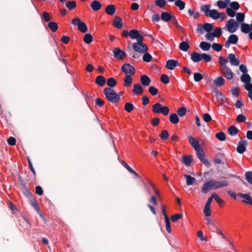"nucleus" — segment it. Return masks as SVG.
Listing matches in <instances>:
<instances>
[{
    "mask_svg": "<svg viewBox=\"0 0 252 252\" xmlns=\"http://www.w3.org/2000/svg\"><path fill=\"white\" fill-rule=\"evenodd\" d=\"M228 182L226 180L217 181L211 179L203 184L201 189V192L204 193H207L210 190H215L218 189L226 187L228 186Z\"/></svg>",
    "mask_w": 252,
    "mask_h": 252,
    "instance_id": "f257e3e1",
    "label": "nucleus"
},
{
    "mask_svg": "<svg viewBox=\"0 0 252 252\" xmlns=\"http://www.w3.org/2000/svg\"><path fill=\"white\" fill-rule=\"evenodd\" d=\"M103 93L108 101L112 103H116L120 99V95L117 94L113 89L110 88H105Z\"/></svg>",
    "mask_w": 252,
    "mask_h": 252,
    "instance_id": "f03ea898",
    "label": "nucleus"
},
{
    "mask_svg": "<svg viewBox=\"0 0 252 252\" xmlns=\"http://www.w3.org/2000/svg\"><path fill=\"white\" fill-rule=\"evenodd\" d=\"M152 111L154 113H161L166 116L169 114V109L167 106L162 105L160 103L157 102L153 105Z\"/></svg>",
    "mask_w": 252,
    "mask_h": 252,
    "instance_id": "7ed1b4c3",
    "label": "nucleus"
},
{
    "mask_svg": "<svg viewBox=\"0 0 252 252\" xmlns=\"http://www.w3.org/2000/svg\"><path fill=\"white\" fill-rule=\"evenodd\" d=\"M71 23L74 26H77L78 30L83 33L86 32L88 30L86 24L77 17L73 19Z\"/></svg>",
    "mask_w": 252,
    "mask_h": 252,
    "instance_id": "20e7f679",
    "label": "nucleus"
},
{
    "mask_svg": "<svg viewBox=\"0 0 252 252\" xmlns=\"http://www.w3.org/2000/svg\"><path fill=\"white\" fill-rule=\"evenodd\" d=\"M213 30V26L212 24L205 23L203 25L198 24L197 27L196 31L197 32L203 34L204 31L207 32H211Z\"/></svg>",
    "mask_w": 252,
    "mask_h": 252,
    "instance_id": "39448f33",
    "label": "nucleus"
},
{
    "mask_svg": "<svg viewBox=\"0 0 252 252\" xmlns=\"http://www.w3.org/2000/svg\"><path fill=\"white\" fill-rule=\"evenodd\" d=\"M227 30L230 33L234 32L238 28V24L233 19L229 20L226 25Z\"/></svg>",
    "mask_w": 252,
    "mask_h": 252,
    "instance_id": "423d86ee",
    "label": "nucleus"
},
{
    "mask_svg": "<svg viewBox=\"0 0 252 252\" xmlns=\"http://www.w3.org/2000/svg\"><path fill=\"white\" fill-rule=\"evenodd\" d=\"M121 70L126 75H133L135 72L134 67L129 63H124L121 68Z\"/></svg>",
    "mask_w": 252,
    "mask_h": 252,
    "instance_id": "0eeeda50",
    "label": "nucleus"
},
{
    "mask_svg": "<svg viewBox=\"0 0 252 252\" xmlns=\"http://www.w3.org/2000/svg\"><path fill=\"white\" fill-rule=\"evenodd\" d=\"M114 57L118 60H123L126 56V52L118 47H115L113 50Z\"/></svg>",
    "mask_w": 252,
    "mask_h": 252,
    "instance_id": "6e6552de",
    "label": "nucleus"
},
{
    "mask_svg": "<svg viewBox=\"0 0 252 252\" xmlns=\"http://www.w3.org/2000/svg\"><path fill=\"white\" fill-rule=\"evenodd\" d=\"M132 47L135 51L140 53L143 54L148 51V47L146 44H142V45H139L138 44L134 43L132 45Z\"/></svg>",
    "mask_w": 252,
    "mask_h": 252,
    "instance_id": "1a4fd4ad",
    "label": "nucleus"
},
{
    "mask_svg": "<svg viewBox=\"0 0 252 252\" xmlns=\"http://www.w3.org/2000/svg\"><path fill=\"white\" fill-rule=\"evenodd\" d=\"M221 73L223 76L227 79L231 80L233 78V72L231 70L227 67L224 66V68H220Z\"/></svg>",
    "mask_w": 252,
    "mask_h": 252,
    "instance_id": "9d476101",
    "label": "nucleus"
},
{
    "mask_svg": "<svg viewBox=\"0 0 252 252\" xmlns=\"http://www.w3.org/2000/svg\"><path fill=\"white\" fill-rule=\"evenodd\" d=\"M180 64L178 60L170 59L166 62L165 67L169 70H173L176 66H179Z\"/></svg>",
    "mask_w": 252,
    "mask_h": 252,
    "instance_id": "9b49d317",
    "label": "nucleus"
},
{
    "mask_svg": "<svg viewBox=\"0 0 252 252\" xmlns=\"http://www.w3.org/2000/svg\"><path fill=\"white\" fill-rule=\"evenodd\" d=\"M247 144V141L245 140L240 141L237 147V152L240 154H243L246 150V146Z\"/></svg>",
    "mask_w": 252,
    "mask_h": 252,
    "instance_id": "f8f14e48",
    "label": "nucleus"
},
{
    "mask_svg": "<svg viewBox=\"0 0 252 252\" xmlns=\"http://www.w3.org/2000/svg\"><path fill=\"white\" fill-rule=\"evenodd\" d=\"M238 196L245 199L242 202L252 206V198L249 194L239 193Z\"/></svg>",
    "mask_w": 252,
    "mask_h": 252,
    "instance_id": "ddd939ff",
    "label": "nucleus"
},
{
    "mask_svg": "<svg viewBox=\"0 0 252 252\" xmlns=\"http://www.w3.org/2000/svg\"><path fill=\"white\" fill-rule=\"evenodd\" d=\"M228 59L230 61V63L232 65L237 66L240 64V61L236 58L235 54L230 53L228 55Z\"/></svg>",
    "mask_w": 252,
    "mask_h": 252,
    "instance_id": "4468645a",
    "label": "nucleus"
},
{
    "mask_svg": "<svg viewBox=\"0 0 252 252\" xmlns=\"http://www.w3.org/2000/svg\"><path fill=\"white\" fill-rule=\"evenodd\" d=\"M173 18H174V15L167 11L162 12L160 15L161 19L165 22H168L171 20Z\"/></svg>",
    "mask_w": 252,
    "mask_h": 252,
    "instance_id": "2eb2a0df",
    "label": "nucleus"
},
{
    "mask_svg": "<svg viewBox=\"0 0 252 252\" xmlns=\"http://www.w3.org/2000/svg\"><path fill=\"white\" fill-rule=\"evenodd\" d=\"M189 143L196 151H198V150H200L201 147L198 142L195 140L192 136L189 135Z\"/></svg>",
    "mask_w": 252,
    "mask_h": 252,
    "instance_id": "dca6fc26",
    "label": "nucleus"
},
{
    "mask_svg": "<svg viewBox=\"0 0 252 252\" xmlns=\"http://www.w3.org/2000/svg\"><path fill=\"white\" fill-rule=\"evenodd\" d=\"M132 92L134 94L141 95L143 93L144 89L139 84L137 83L133 85Z\"/></svg>",
    "mask_w": 252,
    "mask_h": 252,
    "instance_id": "f3484780",
    "label": "nucleus"
},
{
    "mask_svg": "<svg viewBox=\"0 0 252 252\" xmlns=\"http://www.w3.org/2000/svg\"><path fill=\"white\" fill-rule=\"evenodd\" d=\"M122 21L123 19L122 18L119 16H116L113 20L114 26L118 29H121L123 26Z\"/></svg>",
    "mask_w": 252,
    "mask_h": 252,
    "instance_id": "a211bd4d",
    "label": "nucleus"
},
{
    "mask_svg": "<svg viewBox=\"0 0 252 252\" xmlns=\"http://www.w3.org/2000/svg\"><path fill=\"white\" fill-rule=\"evenodd\" d=\"M90 6L94 11H97L101 8V4L99 1L94 0L90 4Z\"/></svg>",
    "mask_w": 252,
    "mask_h": 252,
    "instance_id": "6ab92c4d",
    "label": "nucleus"
},
{
    "mask_svg": "<svg viewBox=\"0 0 252 252\" xmlns=\"http://www.w3.org/2000/svg\"><path fill=\"white\" fill-rule=\"evenodd\" d=\"M150 78L146 75H143L140 77V82L144 86H148L151 83Z\"/></svg>",
    "mask_w": 252,
    "mask_h": 252,
    "instance_id": "aec40b11",
    "label": "nucleus"
},
{
    "mask_svg": "<svg viewBox=\"0 0 252 252\" xmlns=\"http://www.w3.org/2000/svg\"><path fill=\"white\" fill-rule=\"evenodd\" d=\"M191 60L194 63H198L201 60V54L193 52L191 54Z\"/></svg>",
    "mask_w": 252,
    "mask_h": 252,
    "instance_id": "412c9836",
    "label": "nucleus"
},
{
    "mask_svg": "<svg viewBox=\"0 0 252 252\" xmlns=\"http://www.w3.org/2000/svg\"><path fill=\"white\" fill-rule=\"evenodd\" d=\"M122 164L128 171L130 173L133 174L136 178L139 177V175L137 172L133 170L127 163L124 160L121 161Z\"/></svg>",
    "mask_w": 252,
    "mask_h": 252,
    "instance_id": "4be33fe9",
    "label": "nucleus"
},
{
    "mask_svg": "<svg viewBox=\"0 0 252 252\" xmlns=\"http://www.w3.org/2000/svg\"><path fill=\"white\" fill-rule=\"evenodd\" d=\"M106 82V79L105 77L101 75L97 76L95 79V83L100 86L102 87L103 86Z\"/></svg>",
    "mask_w": 252,
    "mask_h": 252,
    "instance_id": "5701e85b",
    "label": "nucleus"
},
{
    "mask_svg": "<svg viewBox=\"0 0 252 252\" xmlns=\"http://www.w3.org/2000/svg\"><path fill=\"white\" fill-rule=\"evenodd\" d=\"M188 40V38H186V41H182L179 44V49L184 52L187 51L189 48V45L188 43H187V41Z\"/></svg>",
    "mask_w": 252,
    "mask_h": 252,
    "instance_id": "b1692460",
    "label": "nucleus"
},
{
    "mask_svg": "<svg viewBox=\"0 0 252 252\" xmlns=\"http://www.w3.org/2000/svg\"><path fill=\"white\" fill-rule=\"evenodd\" d=\"M116 11V7L113 4H109L105 8V12L109 15H113Z\"/></svg>",
    "mask_w": 252,
    "mask_h": 252,
    "instance_id": "393cba45",
    "label": "nucleus"
},
{
    "mask_svg": "<svg viewBox=\"0 0 252 252\" xmlns=\"http://www.w3.org/2000/svg\"><path fill=\"white\" fill-rule=\"evenodd\" d=\"M220 13L216 9L211 10L208 16L213 19H218L220 18Z\"/></svg>",
    "mask_w": 252,
    "mask_h": 252,
    "instance_id": "a878e982",
    "label": "nucleus"
},
{
    "mask_svg": "<svg viewBox=\"0 0 252 252\" xmlns=\"http://www.w3.org/2000/svg\"><path fill=\"white\" fill-rule=\"evenodd\" d=\"M184 177L186 180L187 185L188 186L192 185L195 182V178L189 175H184Z\"/></svg>",
    "mask_w": 252,
    "mask_h": 252,
    "instance_id": "bb28decb",
    "label": "nucleus"
},
{
    "mask_svg": "<svg viewBox=\"0 0 252 252\" xmlns=\"http://www.w3.org/2000/svg\"><path fill=\"white\" fill-rule=\"evenodd\" d=\"M224 79L221 76H220L216 78L214 81V84L216 86L220 87L224 84Z\"/></svg>",
    "mask_w": 252,
    "mask_h": 252,
    "instance_id": "cd10ccee",
    "label": "nucleus"
},
{
    "mask_svg": "<svg viewBox=\"0 0 252 252\" xmlns=\"http://www.w3.org/2000/svg\"><path fill=\"white\" fill-rule=\"evenodd\" d=\"M169 120L173 124H177L179 123V119L178 116L176 113H172L169 116Z\"/></svg>",
    "mask_w": 252,
    "mask_h": 252,
    "instance_id": "c85d7f7f",
    "label": "nucleus"
},
{
    "mask_svg": "<svg viewBox=\"0 0 252 252\" xmlns=\"http://www.w3.org/2000/svg\"><path fill=\"white\" fill-rule=\"evenodd\" d=\"M241 32L245 33H248L250 32L251 30L250 26L246 23H243L241 24Z\"/></svg>",
    "mask_w": 252,
    "mask_h": 252,
    "instance_id": "c756f323",
    "label": "nucleus"
},
{
    "mask_svg": "<svg viewBox=\"0 0 252 252\" xmlns=\"http://www.w3.org/2000/svg\"><path fill=\"white\" fill-rule=\"evenodd\" d=\"M211 46V45L210 43L205 41L201 42L199 45L200 48L205 51H208L210 49Z\"/></svg>",
    "mask_w": 252,
    "mask_h": 252,
    "instance_id": "7c9ffc66",
    "label": "nucleus"
},
{
    "mask_svg": "<svg viewBox=\"0 0 252 252\" xmlns=\"http://www.w3.org/2000/svg\"><path fill=\"white\" fill-rule=\"evenodd\" d=\"M227 40L232 44H236L238 41V37L234 34H231L229 36Z\"/></svg>",
    "mask_w": 252,
    "mask_h": 252,
    "instance_id": "2f4dec72",
    "label": "nucleus"
},
{
    "mask_svg": "<svg viewBox=\"0 0 252 252\" xmlns=\"http://www.w3.org/2000/svg\"><path fill=\"white\" fill-rule=\"evenodd\" d=\"M228 133L231 136H235L238 132V128L235 126H231L228 129Z\"/></svg>",
    "mask_w": 252,
    "mask_h": 252,
    "instance_id": "473e14b6",
    "label": "nucleus"
},
{
    "mask_svg": "<svg viewBox=\"0 0 252 252\" xmlns=\"http://www.w3.org/2000/svg\"><path fill=\"white\" fill-rule=\"evenodd\" d=\"M66 7L69 10H72L76 6V2L75 1H67L65 3Z\"/></svg>",
    "mask_w": 252,
    "mask_h": 252,
    "instance_id": "72a5a7b5",
    "label": "nucleus"
},
{
    "mask_svg": "<svg viewBox=\"0 0 252 252\" xmlns=\"http://www.w3.org/2000/svg\"><path fill=\"white\" fill-rule=\"evenodd\" d=\"M215 96L218 100L220 101L221 103L223 102L226 98L225 95L218 91L216 93Z\"/></svg>",
    "mask_w": 252,
    "mask_h": 252,
    "instance_id": "f704fd0d",
    "label": "nucleus"
},
{
    "mask_svg": "<svg viewBox=\"0 0 252 252\" xmlns=\"http://www.w3.org/2000/svg\"><path fill=\"white\" fill-rule=\"evenodd\" d=\"M175 4L180 10H182L185 8L186 3L182 0H176L175 1Z\"/></svg>",
    "mask_w": 252,
    "mask_h": 252,
    "instance_id": "c9c22d12",
    "label": "nucleus"
},
{
    "mask_svg": "<svg viewBox=\"0 0 252 252\" xmlns=\"http://www.w3.org/2000/svg\"><path fill=\"white\" fill-rule=\"evenodd\" d=\"M241 80L242 82L244 83L245 84L251 82V78L248 74L246 73L242 75L241 77Z\"/></svg>",
    "mask_w": 252,
    "mask_h": 252,
    "instance_id": "e433bc0d",
    "label": "nucleus"
},
{
    "mask_svg": "<svg viewBox=\"0 0 252 252\" xmlns=\"http://www.w3.org/2000/svg\"><path fill=\"white\" fill-rule=\"evenodd\" d=\"M107 84L109 88H112L116 85L117 81L114 78L110 77L107 79Z\"/></svg>",
    "mask_w": 252,
    "mask_h": 252,
    "instance_id": "4c0bfd02",
    "label": "nucleus"
},
{
    "mask_svg": "<svg viewBox=\"0 0 252 252\" xmlns=\"http://www.w3.org/2000/svg\"><path fill=\"white\" fill-rule=\"evenodd\" d=\"M48 26L52 32H55L58 29V24L54 22H49Z\"/></svg>",
    "mask_w": 252,
    "mask_h": 252,
    "instance_id": "58836bf2",
    "label": "nucleus"
},
{
    "mask_svg": "<svg viewBox=\"0 0 252 252\" xmlns=\"http://www.w3.org/2000/svg\"><path fill=\"white\" fill-rule=\"evenodd\" d=\"M192 161L191 158L189 156H185L183 157V163L186 166L190 165Z\"/></svg>",
    "mask_w": 252,
    "mask_h": 252,
    "instance_id": "ea45409f",
    "label": "nucleus"
},
{
    "mask_svg": "<svg viewBox=\"0 0 252 252\" xmlns=\"http://www.w3.org/2000/svg\"><path fill=\"white\" fill-rule=\"evenodd\" d=\"M216 138L220 141H224L226 139L225 133L222 131H220L216 134Z\"/></svg>",
    "mask_w": 252,
    "mask_h": 252,
    "instance_id": "a19ab883",
    "label": "nucleus"
},
{
    "mask_svg": "<svg viewBox=\"0 0 252 252\" xmlns=\"http://www.w3.org/2000/svg\"><path fill=\"white\" fill-rule=\"evenodd\" d=\"M219 63L220 68H224V66H226V64L228 63V61L223 57L220 56L219 59Z\"/></svg>",
    "mask_w": 252,
    "mask_h": 252,
    "instance_id": "79ce46f5",
    "label": "nucleus"
},
{
    "mask_svg": "<svg viewBox=\"0 0 252 252\" xmlns=\"http://www.w3.org/2000/svg\"><path fill=\"white\" fill-rule=\"evenodd\" d=\"M83 40L86 44H90L93 41V36L90 33H86L84 37Z\"/></svg>",
    "mask_w": 252,
    "mask_h": 252,
    "instance_id": "37998d69",
    "label": "nucleus"
},
{
    "mask_svg": "<svg viewBox=\"0 0 252 252\" xmlns=\"http://www.w3.org/2000/svg\"><path fill=\"white\" fill-rule=\"evenodd\" d=\"M133 105L130 102H126L125 103L124 109L127 112H131L134 109Z\"/></svg>",
    "mask_w": 252,
    "mask_h": 252,
    "instance_id": "c03bdc74",
    "label": "nucleus"
},
{
    "mask_svg": "<svg viewBox=\"0 0 252 252\" xmlns=\"http://www.w3.org/2000/svg\"><path fill=\"white\" fill-rule=\"evenodd\" d=\"M210 7L211 6L210 5H204L201 6V11H203L204 13V14L206 16H208L210 11Z\"/></svg>",
    "mask_w": 252,
    "mask_h": 252,
    "instance_id": "a18cd8bd",
    "label": "nucleus"
},
{
    "mask_svg": "<svg viewBox=\"0 0 252 252\" xmlns=\"http://www.w3.org/2000/svg\"><path fill=\"white\" fill-rule=\"evenodd\" d=\"M187 113V108L186 107H181L178 109L177 111V115L180 117L184 116Z\"/></svg>",
    "mask_w": 252,
    "mask_h": 252,
    "instance_id": "49530a36",
    "label": "nucleus"
},
{
    "mask_svg": "<svg viewBox=\"0 0 252 252\" xmlns=\"http://www.w3.org/2000/svg\"><path fill=\"white\" fill-rule=\"evenodd\" d=\"M155 3L156 6L160 8H163L166 4L165 0H156Z\"/></svg>",
    "mask_w": 252,
    "mask_h": 252,
    "instance_id": "de8ad7c7",
    "label": "nucleus"
},
{
    "mask_svg": "<svg viewBox=\"0 0 252 252\" xmlns=\"http://www.w3.org/2000/svg\"><path fill=\"white\" fill-rule=\"evenodd\" d=\"M131 75H126L124 80V86H127L128 85H129L131 83L132 78H131Z\"/></svg>",
    "mask_w": 252,
    "mask_h": 252,
    "instance_id": "09e8293b",
    "label": "nucleus"
},
{
    "mask_svg": "<svg viewBox=\"0 0 252 252\" xmlns=\"http://www.w3.org/2000/svg\"><path fill=\"white\" fill-rule=\"evenodd\" d=\"M246 177V180L251 185H252V172L248 171L246 172L245 175Z\"/></svg>",
    "mask_w": 252,
    "mask_h": 252,
    "instance_id": "8fccbe9b",
    "label": "nucleus"
},
{
    "mask_svg": "<svg viewBox=\"0 0 252 252\" xmlns=\"http://www.w3.org/2000/svg\"><path fill=\"white\" fill-rule=\"evenodd\" d=\"M139 31L136 30H131L129 31V36L132 39H135L137 36V35L139 34Z\"/></svg>",
    "mask_w": 252,
    "mask_h": 252,
    "instance_id": "3c124183",
    "label": "nucleus"
},
{
    "mask_svg": "<svg viewBox=\"0 0 252 252\" xmlns=\"http://www.w3.org/2000/svg\"><path fill=\"white\" fill-rule=\"evenodd\" d=\"M160 138L162 140H165L169 137V133L167 130H163L161 132L159 135Z\"/></svg>",
    "mask_w": 252,
    "mask_h": 252,
    "instance_id": "603ef678",
    "label": "nucleus"
},
{
    "mask_svg": "<svg viewBox=\"0 0 252 252\" xmlns=\"http://www.w3.org/2000/svg\"><path fill=\"white\" fill-rule=\"evenodd\" d=\"M188 13L190 16H193L194 19H197L199 16V13L198 12H195L191 9H188Z\"/></svg>",
    "mask_w": 252,
    "mask_h": 252,
    "instance_id": "864d4df0",
    "label": "nucleus"
},
{
    "mask_svg": "<svg viewBox=\"0 0 252 252\" xmlns=\"http://www.w3.org/2000/svg\"><path fill=\"white\" fill-rule=\"evenodd\" d=\"M152 59V56L146 52L144 53L143 56V60L147 63L150 62Z\"/></svg>",
    "mask_w": 252,
    "mask_h": 252,
    "instance_id": "5fc2aeb1",
    "label": "nucleus"
},
{
    "mask_svg": "<svg viewBox=\"0 0 252 252\" xmlns=\"http://www.w3.org/2000/svg\"><path fill=\"white\" fill-rule=\"evenodd\" d=\"M245 19V14L243 13L239 12L236 14V20L239 22L241 23L244 21Z\"/></svg>",
    "mask_w": 252,
    "mask_h": 252,
    "instance_id": "6e6d98bb",
    "label": "nucleus"
},
{
    "mask_svg": "<svg viewBox=\"0 0 252 252\" xmlns=\"http://www.w3.org/2000/svg\"><path fill=\"white\" fill-rule=\"evenodd\" d=\"M196 152L197 157L200 161L202 160L203 159H204V158H205V154L202 149H201V148H200V150H198V151H196Z\"/></svg>",
    "mask_w": 252,
    "mask_h": 252,
    "instance_id": "4d7b16f0",
    "label": "nucleus"
},
{
    "mask_svg": "<svg viewBox=\"0 0 252 252\" xmlns=\"http://www.w3.org/2000/svg\"><path fill=\"white\" fill-rule=\"evenodd\" d=\"M213 33L215 37H219L222 34L221 29L220 28L216 27V28H215Z\"/></svg>",
    "mask_w": 252,
    "mask_h": 252,
    "instance_id": "13d9d810",
    "label": "nucleus"
},
{
    "mask_svg": "<svg viewBox=\"0 0 252 252\" xmlns=\"http://www.w3.org/2000/svg\"><path fill=\"white\" fill-rule=\"evenodd\" d=\"M230 6L231 8L233 10L236 11L240 8L239 3L237 1H232L230 3Z\"/></svg>",
    "mask_w": 252,
    "mask_h": 252,
    "instance_id": "bf43d9fd",
    "label": "nucleus"
},
{
    "mask_svg": "<svg viewBox=\"0 0 252 252\" xmlns=\"http://www.w3.org/2000/svg\"><path fill=\"white\" fill-rule=\"evenodd\" d=\"M212 47L214 50L220 52L221 50L222 46L219 43H214L212 44Z\"/></svg>",
    "mask_w": 252,
    "mask_h": 252,
    "instance_id": "052dcab7",
    "label": "nucleus"
},
{
    "mask_svg": "<svg viewBox=\"0 0 252 252\" xmlns=\"http://www.w3.org/2000/svg\"><path fill=\"white\" fill-rule=\"evenodd\" d=\"M201 60H204L206 62H209L211 61L212 58L211 56L205 53H203L201 54Z\"/></svg>",
    "mask_w": 252,
    "mask_h": 252,
    "instance_id": "680f3d73",
    "label": "nucleus"
},
{
    "mask_svg": "<svg viewBox=\"0 0 252 252\" xmlns=\"http://www.w3.org/2000/svg\"><path fill=\"white\" fill-rule=\"evenodd\" d=\"M160 80L163 84H167L169 82V77L166 74H162L160 76Z\"/></svg>",
    "mask_w": 252,
    "mask_h": 252,
    "instance_id": "e2e57ef3",
    "label": "nucleus"
},
{
    "mask_svg": "<svg viewBox=\"0 0 252 252\" xmlns=\"http://www.w3.org/2000/svg\"><path fill=\"white\" fill-rule=\"evenodd\" d=\"M171 20L173 24H174V26H175L177 28L179 29L182 31H184L183 28L179 24L175 16L174 18H173V19H172Z\"/></svg>",
    "mask_w": 252,
    "mask_h": 252,
    "instance_id": "0e129e2a",
    "label": "nucleus"
},
{
    "mask_svg": "<svg viewBox=\"0 0 252 252\" xmlns=\"http://www.w3.org/2000/svg\"><path fill=\"white\" fill-rule=\"evenodd\" d=\"M149 92L152 95H156L158 93V89L155 88L154 86H151L148 89Z\"/></svg>",
    "mask_w": 252,
    "mask_h": 252,
    "instance_id": "69168bd1",
    "label": "nucleus"
},
{
    "mask_svg": "<svg viewBox=\"0 0 252 252\" xmlns=\"http://www.w3.org/2000/svg\"><path fill=\"white\" fill-rule=\"evenodd\" d=\"M193 76L194 80L195 82H199L203 78V75L201 73L198 72L194 73Z\"/></svg>",
    "mask_w": 252,
    "mask_h": 252,
    "instance_id": "338daca9",
    "label": "nucleus"
},
{
    "mask_svg": "<svg viewBox=\"0 0 252 252\" xmlns=\"http://www.w3.org/2000/svg\"><path fill=\"white\" fill-rule=\"evenodd\" d=\"M227 14L230 17H234L236 14L235 11L231 8H227L226 10Z\"/></svg>",
    "mask_w": 252,
    "mask_h": 252,
    "instance_id": "774afa93",
    "label": "nucleus"
}]
</instances>
